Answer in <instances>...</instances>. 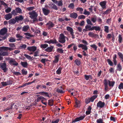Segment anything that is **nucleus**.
Here are the masks:
<instances>
[{
    "label": "nucleus",
    "mask_w": 123,
    "mask_h": 123,
    "mask_svg": "<svg viewBox=\"0 0 123 123\" xmlns=\"http://www.w3.org/2000/svg\"><path fill=\"white\" fill-rule=\"evenodd\" d=\"M7 48L5 47H0V60H2V56H6L8 55V53L7 52L4 51L6 50Z\"/></svg>",
    "instance_id": "nucleus-1"
},
{
    "label": "nucleus",
    "mask_w": 123,
    "mask_h": 123,
    "mask_svg": "<svg viewBox=\"0 0 123 123\" xmlns=\"http://www.w3.org/2000/svg\"><path fill=\"white\" fill-rule=\"evenodd\" d=\"M28 14L30 15V17L33 19V21H38V19L37 18L38 14L35 11H33L32 12H29Z\"/></svg>",
    "instance_id": "nucleus-2"
},
{
    "label": "nucleus",
    "mask_w": 123,
    "mask_h": 123,
    "mask_svg": "<svg viewBox=\"0 0 123 123\" xmlns=\"http://www.w3.org/2000/svg\"><path fill=\"white\" fill-rule=\"evenodd\" d=\"M66 37L64 36L63 34H61L59 35V42L62 43H64L66 41Z\"/></svg>",
    "instance_id": "nucleus-3"
},
{
    "label": "nucleus",
    "mask_w": 123,
    "mask_h": 123,
    "mask_svg": "<svg viewBox=\"0 0 123 123\" xmlns=\"http://www.w3.org/2000/svg\"><path fill=\"white\" fill-rule=\"evenodd\" d=\"M110 80H107L106 79L104 80V84L105 86V91H108L109 90V89L108 86Z\"/></svg>",
    "instance_id": "nucleus-4"
},
{
    "label": "nucleus",
    "mask_w": 123,
    "mask_h": 123,
    "mask_svg": "<svg viewBox=\"0 0 123 123\" xmlns=\"http://www.w3.org/2000/svg\"><path fill=\"white\" fill-rule=\"evenodd\" d=\"M85 117V115H83L79 117H77L76 118H75V120H73V121L72 122V123H75L76 122L79 121H80L83 119Z\"/></svg>",
    "instance_id": "nucleus-5"
},
{
    "label": "nucleus",
    "mask_w": 123,
    "mask_h": 123,
    "mask_svg": "<svg viewBox=\"0 0 123 123\" xmlns=\"http://www.w3.org/2000/svg\"><path fill=\"white\" fill-rule=\"evenodd\" d=\"M44 43H49V44L51 43L53 44H56L57 43L56 40L55 39H53L50 40L49 41H44Z\"/></svg>",
    "instance_id": "nucleus-6"
},
{
    "label": "nucleus",
    "mask_w": 123,
    "mask_h": 123,
    "mask_svg": "<svg viewBox=\"0 0 123 123\" xmlns=\"http://www.w3.org/2000/svg\"><path fill=\"white\" fill-rule=\"evenodd\" d=\"M9 63L12 65L17 66L18 63L16 62L14 59H11L9 60Z\"/></svg>",
    "instance_id": "nucleus-7"
},
{
    "label": "nucleus",
    "mask_w": 123,
    "mask_h": 123,
    "mask_svg": "<svg viewBox=\"0 0 123 123\" xmlns=\"http://www.w3.org/2000/svg\"><path fill=\"white\" fill-rule=\"evenodd\" d=\"M0 68L5 72L6 71L7 68L6 64L5 63H1L0 64Z\"/></svg>",
    "instance_id": "nucleus-8"
},
{
    "label": "nucleus",
    "mask_w": 123,
    "mask_h": 123,
    "mask_svg": "<svg viewBox=\"0 0 123 123\" xmlns=\"http://www.w3.org/2000/svg\"><path fill=\"white\" fill-rule=\"evenodd\" d=\"M1 83L3 86H6L11 84L12 81L10 80H9L5 82H1Z\"/></svg>",
    "instance_id": "nucleus-9"
},
{
    "label": "nucleus",
    "mask_w": 123,
    "mask_h": 123,
    "mask_svg": "<svg viewBox=\"0 0 123 123\" xmlns=\"http://www.w3.org/2000/svg\"><path fill=\"white\" fill-rule=\"evenodd\" d=\"M106 2L105 1H104L100 2L99 5L102 7V10L106 8Z\"/></svg>",
    "instance_id": "nucleus-10"
},
{
    "label": "nucleus",
    "mask_w": 123,
    "mask_h": 123,
    "mask_svg": "<svg viewBox=\"0 0 123 123\" xmlns=\"http://www.w3.org/2000/svg\"><path fill=\"white\" fill-rule=\"evenodd\" d=\"M37 49V47L35 46L28 47L27 48V49L28 50L33 52L35 51Z\"/></svg>",
    "instance_id": "nucleus-11"
},
{
    "label": "nucleus",
    "mask_w": 123,
    "mask_h": 123,
    "mask_svg": "<svg viewBox=\"0 0 123 123\" xmlns=\"http://www.w3.org/2000/svg\"><path fill=\"white\" fill-rule=\"evenodd\" d=\"M86 45L80 44L78 45V47L79 48H82V49H84V50H87L88 49V48Z\"/></svg>",
    "instance_id": "nucleus-12"
},
{
    "label": "nucleus",
    "mask_w": 123,
    "mask_h": 123,
    "mask_svg": "<svg viewBox=\"0 0 123 123\" xmlns=\"http://www.w3.org/2000/svg\"><path fill=\"white\" fill-rule=\"evenodd\" d=\"M105 105V103L104 102H102L101 101H99L97 103V106L98 107L102 108Z\"/></svg>",
    "instance_id": "nucleus-13"
},
{
    "label": "nucleus",
    "mask_w": 123,
    "mask_h": 123,
    "mask_svg": "<svg viewBox=\"0 0 123 123\" xmlns=\"http://www.w3.org/2000/svg\"><path fill=\"white\" fill-rule=\"evenodd\" d=\"M7 31V29L6 28H3L0 31V34L1 35H4L6 34Z\"/></svg>",
    "instance_id": "nucleus-14"
},
{
    "label": "nucleus",
    "mask_w": 123,
    "mask_h": 123,
    "mask_svg": "<svg viewBox=\"0 0 123 123\" xmlns=\"http://www.w3.org/2000/svg\"><path fill=\"white\" fill-rule=\"evenodd\" d=\"M29 29V27L28 25H25L22 28V31L25 32L27 31Z\"/></svg>",
    "instance_id": "nucleus-15"
},
{
    "label": "nucleus",
    "mask_w": 123,
    "mask_h": 123,
    "mask_svg": "<svg viewBox=\"0 0 123 123\" xmlns=\"http://www.w3.org/2000/svg\"><path fill=\"white\" fill-rule=\"evenodd\" d=\"M59 57L60 56L59 55H57L55 56L54 57V60L53 62L54 63H57L59 61Z\"/></svg>",
    "instance_id": "nucleus-16"
},
{
    "label": "nucleus",
    "mask_w": 123,
    "mask_h": 123,
    "mask_svg": "<svg viewBox=\"0 0 123 123\" xmlns=\"http://www.w3.org/2000/svg\"><path fill=\"white\" fill-rule=\"evenodd\" d=\"M42 10L43 13L45 15H47L49 12V11L47 9L43 8Z\"/></svg>",
    "instance_id": "nucleus-17"
},
{
    "label": "nucleus",
    "mask_w": 123,
    "mask_h": 123,
    "mask_svg": "<svg viewBox=\"0 0 123 123\" xmlns=\"http://www.w3.org/2000/svg\"><path fill=\"white\" fill-rule=\"evenodd\" d=\"M12 17V15L11 13H9L6 15L5 16V18L7 20H8L10 19Z\"/></svg>",
    "instance_id": "nucleus-18"
},
{
    "label": "nucleus",
    "mask_w": 123,
    "mask_h": 123,
    "mask_svg": "<svg viewBox=\"0 0 123 123\" xmlns=\"http://www.w3.org/2000/svg\"><path fill=\"white\" fill-rule=\"evenodd\" d=\"M70 16L71 17L75 19L77 17V15L76 13L73 12L70 14Z\"/></svg>",
    "instance_id": "nucleus-19"
},
{
    "label": "nucleus",
    "mask_w": 123,
    "mask_h": 123,
    "mask_svg": "<svg viewBox=\"0 0 123 123\" xmlns=\"http://www.w3.org/2000/svg\"><path fill=\"white\" fill-rule=\"evenodd\" d=\"M95 30L96 31H99L100 30V27L98 26H93L92 27V28L90 30Z\"/></svg>",
    "instance_id": "nucleus-20"
},
{
    "label": "nucleus",
    "mask_w": 123,
    "mask_h": 123,
    "mask_svg": "<svg viewBox=\"0 0 123 123\" xmlns=\"http://www.w3.org/2000/svg\"><path fill=\"white\" fill-rule=\"evenodd\" d=\"M47 25L48 27L50 29L53 27L54 26V25L52 22H49L47 24Z\"/></svg>",
    "instance_id": "nucleus-21"
},
{
    "label": "nucleus",
    "mask_w": 123,
    "mask_h": 123,
    "mask_svg": "<svg viewBox=\"0 0 123 123\" xmlns=\"http://www.w3.org/2000/svg\"><path fill=\"white\" fill-rule=\"evenodd\" d=\"M16 20L13 18H12L8 21V23L10 24H15L16 22Z\"/></svg>",
    "instance_id": "nucleus-22"
},
{
    "label": "nucleus",
    "mask_w": 123,
    "mask_h": 123,
    "mask_svg": "<svg viewBox=\"0 0 123 123\" xmlns=\"http://www.w3.org/2000/svg\"><path fill=\"white\" fill-rule=\"evenodd\" d=\"M53 48V46H51L50 47H48L47 49H45V50L47 52H51L52 51Z\"/></svg>",
    "instance_id": "nucleus-23"
},
{
    "label": "nucleus",
    "mask_w": 123,
    "mask_h": 123,
    "mask_svg": "<svg viewBox=\"0 0 123 123\" xmlns=\"http://www.w3.org/2000/svg\"><path fill=\"white\" fill-rule=\"evenodd\" d=\"M23 17L22 15H20L18 16H17L15 18V19L17 21L22 20L23 19Z\"/></svg>",
    "instance_id": "nucleus-24"
},
{
    "label": "nucleus",
    "mask_w": 123,
    "mask_h": 123,
    "mask_svg": "<svg viewBox=\"0 0 123 123\" xmlns=\"http://www.w3.org/2000/svg\"><path fill=\"white\" fill-rule=\"evenodd\" d=\"M76 105L75 106L76 107H79L80 106V103L79 101L77 100L76 99H75Z\"/></svg>",
    "instance_id": "nucleus-25"
},
{
    "label": "nucleus",
    "mask_w": 123,
    "mask_h": 123,
    "mask_svg": "<svg viewBox=\"0 0 123 123\" xmlns=\"http://www.w3.org/2000/svg\"><path fill=\"white\" fill-rule=\"evenodd\" d=\"M62 2V0H61L59 1H56L55 3L57 4L58 6H61L63 4Z\"/></svg>",
    "instance_id": "nucleus-26"
},
{
    "label": "nucleus",
    "mask_w": 123,
    "mask_h": 123,
    "mask_svg": "<svg viewBox=\"0 0 123 123\" xmlns=\"http://www.w3.org/2000/svg\"><path fill=\"white\" fill-rule=\"evenodd\" d=\"M88 35L91 37H93L95 36H98V35L97 34H94L92 32H89L88 34Z\"/></svg>",
    "instance_id": "nucleus-27"
},
{
    "label": "nucleus",
    "mask_w": 123,
    "mask_h": 123,
    "mask_svg": "<svg viewBox=\"0 0 123 123\" xmlns=\"http://www.w3.org/2000/svg\"><path fill=\"white\" fill-rule=\"evenodd\" d=\"M15 10L17 13H22V10L20 8H16L15 9Z\"/></svg>",
    "instance_id": "nucleus-28"
},
{
    "label": "nucleus",
    "mask_w": 123,
    "mask_h": 123,
    "mask_svg": "<svg viewBox=\"0 0 123 123\" xmlns=\"http://www.w3.org/2000/svg\"><path fill=\"white\" fill-rule=\"evenodd\" d=\"M67 30L70 32V34L73 32V29L72 28L70 27L69 26L67 27Z\"/></svg>",
    "instance_id": "nucleus-29"
},
{
    "label": "nucleus",
    "mask_w": 123,
    "mask_h": 123,
    "mask_svg": "<svg viewBox=\"0 0 123 123\" xmlns=\"http://www.w3.org/2000/svg\"><path fill=\"white\" fill-rule=\"evenodd\" d=\"M16 36L17 38H18L17 39L18 40H21L23 38V37L19 34H16Z\"/></svg>",
    "instance_id": "nucleus-30"
},
{
    "label": "nucleus",
    "mask_w": 123,
    "mask_h": 123,
    "mask_svg": "<svg viewBox=\"0 0 123 123\" xmlns=\"http://www.w3.org/2000/svg\"><path fill=\"white\" fill-rule=\"evenodd\" d=\"M115 83V82L114 81H109V85L110 87H112L113 86Z\"/></svg>",
    "instance_id": "nucleus-31"
},
{
    "label": "nucleus",
    "mask_w": 123,
    "mask_h": 123,
    "mask_svg": "<svg viewBox=\"0 0 123 123\" xmlns=\"http://www.w3.org/2000/svg\"><path fill=\"white\" fill-rule=\"evenodd\" d=\"M21 65L24 67L26 68L28 65L27 63L26 62H21Z\"/></svg>",
    "instance_id": "nucleus-32"
},
{
    "label": "nucleus",
    "mask_w": 123,
    "mask_h": 123,
    "mask_svg": "<svg viewBox=\"0 0 123 123\" xmlns=\"http://www.w3.org/2000/svg\"><path fill=\"white\" fill-rule=\"evenodd\" d=\"M91 107L90 106H89L87 110L86 111V115H88L90 114L91 112Z\"/></svg>",
    "instance_id": "nucleus-33"
},
{
    "label": "nucleus",
    "mask_w": 123,
    "mask_h": 123,
    "mask_svg": "<svg viewBox=\"0 0 123 123\" xmlns=\"http://www.w3.org/2000/svg\"><path fill=\"white\" fill-rule=\"evenodd\" d=\"M9 40L10 42L13 43L16 41V39L13 37H11L9 38Z\"/></svg>",
    "instance_id": "nucleus-34"
},
{
    "label": "nucleus",
    "mask_w": 123,
    "mask_h": 123,
    "mask_svg": "<svg viewBox=\"0 0 123 123\" xmlns=\"http://www.w3.org/2000/svg\"><path fill=\"white\" fill-rule=\"evenodd\" d=\"M119 57L121 59L122 61H123V55L121 53L119 52L117 53Z\"/></svg>",
    "instance_id": "nucleus-35"
},
{
    "label": "nucleus",
    "mask_w": 123,
    "mask_h": 123,
    "mask_svg": "<svg viewBox=\"0 0 123 123\" xmlns=\"http://www.w3.org/2000/svg\"><path fill=\"white\" fill-rule=\"evenodd\" d=\"M35 8L34 6L29 7L26 8V10L27 11H30L33 10Z\"/></svg>",
    "instance_id": "nucleus-36"
},
{
    "label": "nucleus",
    "mask_w": 123,
    "mask_h": 123,
    "mask_svg": "<svg viewBox=\"0 0 123 123\" xmlns=\"http://www.w3.org/2000/svg\"><path fill=\"white\" fill-rule=\"evenodd\" d=\"M48 46V45L47 44H42L40 45V47L43 49H45Z\"/></svg>",
    "instance_id": "nucleus-37"
},
{
    "label": "nucleus",
    "mask_w": 123,
    "mask_h": 123,
    "mask_svg": "<svg viewBox=\"0 0 123 123\" xmlns=\"http://www.w3.org/2000/svg\"><path fill=\"white\" fill-rule=\"evenodd\" d=\"M76 10L77 11H79L80 12L81 14L83 13V9L81 8L78 7L76 9Z\"/></svg>",
    "instance_id": "nucleus-38"
},
{
    "label": "nucleus",
    "mask_w": 123,
    "mask_h": 123,
    "mask_svg": "<svg viewBox=\"0 0 123 123\" xmlns=\"http://www.w3.org/2000/svg\"><path fill=\"white\" fill-rule=\"evenodd\" d=\"M62 69V68H59L56 71V73L57 74H60L61 73V71Z\"/></svg>",
    "instance_id": "nucleus-39"
},
{
    "label": "nucleus",
    "mask_w": 123,
    "mask_h": 123,
    "mask_svg": "<svg viewBox=\"0 0 123 123\" xmlns=\"http://www.w3.org/2000/svg\"><path fill=\"white\" fill-rule=\"evenodd\" d=\"M97 95H94L90 98L91 102H93L94 100L97 97Z\"/></svg>",
    "instance_id": "nucleus-40"
},
{
    "label": "nucleus",
    "mask_w": 123,
    "mask_h": 123,
    "mask_svg": "<svg viewBox=\"0 0 123 123\" xmlns=\"http://www.w3.org/2000/svg\"><path fill=\"white\" fill-rule=\"evenodd\" d=\"M83 13L85 15H90V13L89 11H87L86 9H85Z\"/></svg>",
    "instance_id": "nucleus-41"
},
{
    "label": "nucleus",
    "mask_w": 123,
    "mask_h": 123,
    "mask_svg": "<svg viewBox=\"0 0 123 123\" xmlns=\"http://www.w3.org/2000/svg\"><path fill=\"white\" fill-rule=\"evenodd\" d=\"M104 31L107 33L109 32V27L107 26H105L104 27Z\"/></svg>",
    "instance_id": "nucleus-42"
},
{
    "label": "nucleus",
    "mask_w": 123,
    "mask_h": 123,
    "mask_svg": "<svg viewBox=\"0 0 123 123\" xmlns=\"http://www.w3.org/2000/svg\"><path fill=\"white\" fill-rule=\"evenodd\" d=\"M24 55L25 56V57L27 58L28 60H30L32 59V57H31V56L27 55L26 54H25Z\"/></svg>",
    "instance_id": "nucleus-43"
},
{
    "label": "nucleus",
    "mask_w": 123,
    "mask_h": 123,
    "mask_svg": "<svg viewBox=\"0 0 123 123\" xmlns=\"http://www.w3.org/2000/svg\"><path fill=\"white\" fill-rule=\"evenodd\" d=\"M57 52L60 53H63L64 51L62 49L60 48H58L57 49Z\"/></svg>",
    "instance_id": "nucleus-44"
},
{
    "label": "nucleus",
    "mask_w": 123,
    "mask_h": 123,
    "mask_svg": "<svg viewBox=\"0 0 123 123\" xmlns=\"http://www.w3.org/2000/svg\"><path fill=\"white\" fill-rule=\"evenodd\" d=\"M68 7L72 9H74V4L73 3H70L68 6Z\"/></svg>",
    "instance_id": "nucleus-45"
},
{
    "label": "nucleus",
    "mask_w": 123,
    "mask_h": 123,
    "mask_svg": "<svg viewBox=\"0 0 123 123\" xmlns=\"http://www.w3.org/2000/svg\"><path fill=\"white\" fill-rule=\"evenodd\" d=\"M21 72L22 74L24 75H25L27 73V71L24 69L21 70Z\"/></svg>",
    "instance_id": "nucleus-46"
},
{
    "label": "nucleus",
    "mask_w": 123,
    "mask_h": 123,
    "mask_svg": "<svg viewBox=\"0 0 123 123\" xmlns=\"http://www.w3.org/2000/svg\"><path fill=\"white\" fill-rule=\"evenodd\" d=\"M108 63L111 66L113 65V63L109 59H108L107 61Z\"/></svg>",
    "instance_id": "nucleus-47"
},
{
    "label": "nucleus",
    "mask_w": 123,
    "mask_h": 123,
    "mask_svg": "<svg viewBox=\"0 0 123 123\" xmlns=\"http://www.w3.org/2000/svg\"><path fill=\"white\" fill-rule=\"evenodd\" d=\"M117 69L119 71H120L122 69V67L120 64H119L117 67Z\"/></svg>",
    "instance_id": "nucleus-48"
},
{
    "label": "nucleus",
    "mask_w": 123,
    "mask_h": 123,
    "mask_svg": "<svg viewBox=\"0 0 123 123\" xmlns=\"http://www.w3.org/2000/svg\"><path fill=\"white\" fill-rule=\"evenodd\" d=\"M53 100H52L51 99L49 100L48 104L51 106L53 105Z\"/></svg>",
    "instance_id": "nucleus-49"
},
{
    "label": "nucleus",
    "mask_w": 123,
    "mask_h": 123,
    "mask_svg": "<svg viewBox=\"0 0 123 123\" xmlns=\"http://www.w3.org/2000/svg\"><path fill=\"white\" fill-rule=\"evenodd\" d=\"M122 38L120 35H119L118 36V41L120 43H121L122 41Z\"/></svg>",
    "instance_id": "nucleus-50"
},
{
    "label": "nucleus",
    "mask_w": 123,
    "mask_h": 123,
    "mask_svg": "<svg viewBox=\"0 0 123 123\" xmlns=\"http://www.w3.org/2000/svg\"><path fill=\"white\" fill-rule=\"evenodd\" d=\"M91 26L89 25H87L85 26V28L87 29L88 31H92V30H90L92 28Z\"/></svg>",
    "instance_id": "nucleus-51"
},
{
    "label": "nucleus",
    "mask_w": 123,
    "mask_h": 123,
    "mask_svg": "<svg viewBox=\"0 0 123 123\" xmlns=\"http://www.w3.org/2000/svg\"><path fill=\"white\" fill-rule=\"evenodd\" d=\"M90 46L94 49L95 50H96L97 48V47L95 45L93 44L91 45H90Z\"/></svg>",
    "instance_id": "nucleus-52"
},
{
    "label": "nucleus",
    "mask_w": 123,
    "mask_h": 123,
    "mask_svg": "<svg viewBox=\"0 0 123 123\" xmlns=\"http://www.w3.org/2000/svg\"><path fill=\"white\" fill-rule=\"evenodd\" d=\"M11 10V9L10 7H8L6 9L5 12L7 13L10 12Z\"/></svg>",
    "instance_id": "nucleus-53"
},
{
    "label": "nucleus",
    "mask_w": 123,
    "mask_h": 123,
    "mask_svg": "<svg viewBox=\"0 0 123 123\" xmlns=\"http://www.w3.org/2000/svg\"><path fill=\"white\" fill-rule=\"evenodd\" d=\"M96 122L97 123H103V120L102 119L100 118L97 119Z\"/></svg>",
    "instance_id": "nucleus-54"
},
{
    "label": "nucleus",
    "mask_w": 123,
    "mask_h": 123,
    "mask_svg": "<svg viewBox=\"0 0 123 123\" xmlns=\"http://www.w3.org/2000/svg\"><path fill=\"white\" fill-rule=\"evenodd\" d=\"M39 50H37L34 53V56H37L38 55V54L39 53Z\"/></svg>",
    "instance_id": "nucleus-55"
},
{
    "label": "nucleus",
    "mask_w": 123,
    "mask_h": 123,
    "mask_svg": "<svg viewBox=\"0 0 123 123\" xmlns=\"http://www.w3.org/2000/svg\"><path fill=\"white\" fill-rule=\"evenodd\" d=\"M76 64L78 66H79L80 65V61L77 60H76L75 61Z\"/></svg>",
    "instance_id": "nucleus-56"
},
{
    "label": "nucleus",
    "mask_w": 123,
    "mask_h": 123,
    "mask_svg": "<svg viewBox=\"0 0 123 123\" xmlns=\"http://www.w3.org/2000/svg\"><path fill=\"white\" fill-rule=\"evenodd\" d=\"M118 88L119 89H123V83H121L118 86Z\"/></svg>",
    "instance_id": "nucleus-57"
},
{
    "label": "nucleus",
    "mask_w": 123,
    "mask_h": 123,
    "mask_svg": "<svg viewBox=\"0 0 123 123\" xmlns=\"http://www.w3.org/2000/svg\"><path fill=\"white\" fill-rule=\"evenodd\" d=\"M109 71L110 73H113L114 72V69L112 68H111L110 69H109Z\"/></svg>",
    "instance_id": "nucleus-58"
},
{
    "label": "nucleus",
    "mask_w": 123,
    "mask_h": 123,
    "mask_svg": "<svg viewBox=\"0 0 123 123\" xmlns=\"http://www.w3.org/2000/svg\"><path fill=\"white\" fill-rule=\"evenodd\" d=\"M85 18V16L83 15H81L80 16L78 17L79 19H84Z\"/></svg>",
    "instance_id": "nucleus-59"
},
{
    "label": "nucleus",
    "mask_w": 123,
    "mask_h": 123,
    "mask_svg": "<svg viewBox=\"0 0 123 123\" xmlns=\"http://www.w3.org/2000/svg\"><path fill=\"white\" fill-rule=\"evenodd\" d=\"M52 7L55 10H57L58 9V8L57 6L55 4H53L52 5Z\"/></svg>",
    "instance_id": "nucleus-60"
},
{
    "label": "nucleus",
    "mask_w": 123,
    "mask_h": 123,
    "mask_svg": "<svg viewBox=\"0 0 123 123\" xmlns=\"http://www.w3.org/2000/svg\"><path fill=\"white\" fill-rule=\"evenodd\" d=\"M73 46L74 50L75 51L77 49V46L75 44H74Z\"/></svg>",
    "instance_id": "nucleus-61"
},
{
    "label": "nucleus",
    "mask_w": 123,
    "mask_h": 123,
    "mask_svg": "<svg viewBox=\"0 0 123 123\" xmlns=\"http://www.w3.org/2000/svg\"><path fill=\"white\" fill-rule=\"evenodd\" d=\"M0 4L5 6H7L6 3L2 0H0Z\"/></svg>",
    "instance_id": "nucleus-62"
},
{
    "label": "nucleus",
    "mask_w": 123,
    "mask_h": 123,
    "mask_svg": "<svg viewBox=\"0 0 123 123\" xmlns=\"http://www.w3.org/2000/svg\"><path fill=\"white\" fill-rule=\"evenodd\" d=\"M91 20L93 22V23H95L96 20V18H92L91 19Z\"/></svg>",
    "instance_id": "nucleus-63"
},
{
    "label": "nucleus",
    "mask_w": 123,
    "mask_h": 123,
    "mask_svg": "<svg viewBox=\"0 0 123 123\" xmlns=\"http://www.w3.org/2000/svg\"><path fill=\"white\" fill-rule=\"evenodd\" d=\"M59 121V119H57L55 120H53L51 122L52 123H58Z\"/></svg>",
    "instance_id": "nucleus-64"
}]
</instances>
